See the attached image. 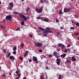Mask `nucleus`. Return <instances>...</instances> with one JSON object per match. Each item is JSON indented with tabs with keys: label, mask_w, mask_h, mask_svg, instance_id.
<instances>
[{
	"label": "nucleus",
	"mask_w": 79,
	"mask_h": 79,
	"mask_svg": "<svg viewBox=\"0 0 79 79\" xmlns=\"http://www.w3.org/2000/svg\"><path fill=\"white\" fill-rule=\"evenodd\" d=\"M46 3H48V1H46Z\"/></svg>",
	"instance_id": "13d9d810"
},
{
	"label": "nucleus",
	"mask_w": 79,
	"mask_h": 79,
	"mask_svg": "<svg viewBox=\"0 0 79 79\" xmlns=\"http://www.w3.org/2000/svg\"><path fill=\"white\" fill-rule=\"evenodd\" d=\"M76 25L77 26H79V23H76Z\"/></svg>",
	"instance_id": "4c0bfd02"
},
{
	"label": "nucleus",
	"mask_w": 79,
	"mask_h": 79,
	"mask_svg": "<svg viewBox=\"0 0 79 79\" xmlns=\"http://www.w3.org/2000/svg\"><path fill=\"white\" fill-rule=\"evenodd\" d=\"M66 55V54H62L60 55V56L62 58H64L65 57Z\"/></svg>",
	"instance_id": "9d476101"
},
{
	"label": "nucleus",
	"mask_w": 79,
	"mask_h": 79,
	"mask_svg": "<svg viewBox=\"0 0 79 79\" xmlns=\"http://www.w3.org/2000/svg\"><path fill=\"white\" fill-rule=\"evenodd\" d=\"M19 15L20 17H21L22 19H23V20L24 21H26L27 20V17L24 16V15H23L21 14V13H19Z\"/></svg>",
	"instance_id": "f03ea898"
},
{
	"label": "nucleus",
	"mask_w": 79,
	"mask_h": 79,
	"mask_svg": "<svg viewBox=\"0 0 79 79\" xmlns=\"http://www.w3.org/2000/svg\"><path fill=\"white\" fill-rule=\"evenodd\" d=\"M59 14L60 15H62V10H60L59 12Z\"/></svg>",
	"instance_id": "a878e982"
},
{
	"label": "nucleus",
	"mask_w": 79,
	"mask_h": 79,
	"mask_svg": "<svg viewBox=\"0 0 79 79\" xmlns=\"http://www.w3.org/2000/svg\"><path fill=\"white\" fill-rule=\"evenodd\" d=\"M36 18L37 19H40V17H38Z\"/></svg>",
	"instance_id": "58836bf2"
},
{
	"label": "nucleus",
	"mask_w": 79,
	"mask_h": 79,
	"mask_svg": "<svg viewBox=\"0 0 79 79\" xmlns=\"http://www.w3.org/2000/svg\"><path fill=\"white\" fill-rule=\"evenodd\" d=\"M15 73H16V74H17V75H18L19 76L18 77H19L21 76V73H19L18 71L16 72Z\"/></svg>",
	"instance_id": "0eeeda50"
},
{
	"label": "nucleus",
	"mask_w": 79,
	"mask_h": 79,
	"mask_svg": "<svg viewBox=\"0 0 79 79\" xmlns=\"http://www.w3.org/2000/svg\"><path fill=\"white\" fill-rule=\"evenodd\" d=\"M43 10V8L42 7H41L40 9L36 8L35 11L37 13H40L42 12Z\"/></svg>",
	"instance_id": "f257e3e1"
},
{
	"label": "nucleus",
	"mask_w": 79,
	"mask_h": 79,
	"mask_svg": "<svg viewBox=\"0 0 79 79\" xmlns=\"http://www.w3.org/2000/svg\"><path fill=\"white\" fill-rule=\"evenodd\" d=\"M4 53H6V51H4Z\"/></svg>",
	"instance_id": "0e129e2a"
},
{
	"label": "nucleus",
	"mask_w": 79,
	"mask_h": 79,
	"mask_svg": "<svg viewBox=\"0 0 79 79\" xmlns=\"http://www.w3.org/2000/svg\"><path fill=\"white\" fill-rule=\"evenodd\" d=\"M16 52L15 51H14L13 52V54H16Z\"/></svg>",
	"instance_id": "de8ad7c7"
},
{
	"label": "nucleus",
	"mask_w": 79,
	"mask_h": 79,
	"mask_svg": "<svg viewBox=\"0 0 79 79\" xmlns=\"http://www.w3.org/2000/svg\"><path fill=\"white\" fill-rule=\"evenodd\" d=\"M23 57H20V59L21 60H23Z\"/></svg>",
	"instance_id": "a19ab883"
},
{
	"label": "nucleus",
	"mask_w": 79,
	"mask_h": 79,
	"mask_svg": "<svg viewBox=\"0 0 79 79\" xmlns=\"http://www.w3.org/2000/svg\"><path fill=\"white\" fill-rule=\"evenodd\" d=\"M62 45H63V44L61 43H59L58 44V47H61V46H62Z\"/></svg>",
	"instance_id": "6ab92c4d"
},
{
	"label": "nucleus",
	"mask_w": 79,
	"mask_h": 79,
	"mask_svg": "<svg viewBox=\"0 0 79 79\" xmlns=\"http://www.w3.org/2000/svg\"><path fill=\"white\" fill-rule=\"evenodd\" d=\"M14 14H15L16 15H18V12H14Z\"/></svg>",
	"instance_id": "cd10ccee"
},
{
	"label": "nucleus",
	"mask_w": 79,
	"mask_h": 79,
	"mask_svg": "<svg viewBox=\"0 0 79 79\" xmlns=\"http://www.w3.org/2000/svg\"><path fill=\"white\" fill-rule=\"evenodd\" d=\"M56 63L58 65H59V64H60V62L56 61Z\"/></svg>",
	"instance_id": "2f4dec72"
},
{
	"label": "nucleus",
	"mask_w": 79,
	"mask_h": 79,
	"mask_svg": "<svg viewBox=\"0 0 79 79\" xmlns=\"http://www.w3.org/2000/svg\"><path fill=\"white\" fill-rule=\"evenodd\" d=\"M72 61H75L76 60V59L75 58V57H72Z\"/></svg>",
	"instance_id": "9b49d317"
},
{
	"label": "nucleus",
	"mask_w": 79,
	"mask_h": 79,
	"mask_svg": "<svg viewBox=\"0 0 79 79\" xmlns=\"http://www.w3.org/2000/svg\"><path fill=\"white\" fill-rule=\"evenodd\" d=\"M49 58H51V57H52V54H50L49 56Z\"/></svg>",
	"instance_id": "f704fd0d"
},
{
	"label": "nucleus",
	"mask_w": 79,
	"mask_h": 79,
	"mask_svg": "<svg viewBox=\"0 0 79 79\" xmlns=\"http://www.w3.org/2000/svg\"><path fill=\"white\" fill-rule=\"evenodd\" d=\"M27 19H29V17L28 16L27 17Z\"/></svg>",
	"instance_id": "5fc2aeb1"
},
{
	"label": "nucleus",
	"mask_w": 79,
	"mask_h": 79,
	"mask_svg": "<svg viewBox=\"0 0 79 79\" xmlns=\"http://www.w3.org/2000/svg\"><path fill=\"white\" fill-rule=\"evenodd\" d=\"M10 55H11V53L10 52H9L8 54L7 55V57H9Z\"/></svg>",
	"instance_id": "c85d7f7f"
},
{
	"label": "nucleus",
	"mask_w": 79,
	"mask_h": 79,
	"mask_svg": "<svg viewBox=\"0 0 79 79\" xmlns=\"http://www.w3.org/2000/svg\"><path fill=\"white\" fill-rule=\"evenodd\" d=\"M21 24L22 25H24V21H23L21 23Z\"/></svg>",
	"instance_id": "aec40b11"
},
{
	"label": "nucleus",
	"mask_w": 79,
	"mask_h": 79,
	"mask_svg": "<svg viewBox=\"0 0 79 79\" xmlns=\"http://www.w3.org/2000/svg\"><path fill=\"white\" fill-rule=\"evenodd\" d=\"M67 11V9L66 8H65L64 9V12L66 13Z\"/></svg>",
	"instance_id": "2eb2a0df"
},
{
	"label": "nucleus",
	"mask_w": 79,
	"mask_h": 79,
	"mask_svg": "<svg viewBox=\"0 0 79 79\" xmlns=\"http://www.w3.org/2000/svg\"><path fill=\"white\" fill-rule=\"evenodd\" d=\"M33 60L35 61H37V57H33Z\"/></svg>",
	"instance_id": "423d86ee"
},
{
	"label": "nucleus",
	"mask_w": 79,
	"mask_h": 79,
	"mask_svg": "<svg viewBox=\"0 0 79 79\" xmlns=\"http://www.w3.org/2000/svg\"><path fill=\"white\" fill-rule=\"evenodd\" d=\"M19 77H18L17 78H16H16H15V79H19Z\"/></svg>",
	"instance_id": "052dcab7"
},
{
	"label": "nucleus",
	"mask_w": 79,
	"mask_h": 79,
	"mask_svg": "<svg viewBox=\"0 0 79 79\" xmlns=\"http://www.w3.org/2000/svg\"><path fill=\"white\" fill-rule=\"evenodd\" d=\"M20 29V28L19 27L17 29H16V31H19Z\"/></svg>",
	"instance_id": "c9c22d12"
},
{
	"label": "nucleus",
	"mask_w": 79,
	"mask_h": 79,
	"mask_svg": "<svg viewBox=\"0 0 79 79\" xmlns=\"http://www.w3.org/2000/svg\"><path fill=\"white\" fill-rule=\"evenodd\" d=\"M60 29H63V27H60Z\"/></svg>",
	"instance_id": "6e6d98bb"
},
{
	"label": "nucleus",
	"mask_w": 79,
	"mask_h": 79,
	"mask_svg": "<svg viewBox=\"0 0 79 79\" xmlns=\"http://www.w3.org/2000/svg\"><path fill=\"white\" fill-rule=\"evenodd\" d=\"M17 48L16 46H15L13 48V51H16V49Z\"/></svg>",
	"instance_id": "dca6fc26"
},
{
	"label": "nucleus",
	"mask_w": 79,
	"mask_h": 79,
	"mask_svg": "<svg viewBox=\"0 0 79 79\" xmlns=\"http://www.w3.org/2000/svg\"><path fill=\"white\" fill-rule=\"evenodd\" d=\"M36 61V62H35V63L37 64V63H38V61Z\"/></svg>",
	"instance_id": "680f3d73"
},
{
	"label": "nucleus",
	"mask_w": 79,
	"mask_h": 79,
	"mask_svg": "<svg viewBox=\"0 0 79 79\" xmlns=\"http://www.w3.org/2000/svg\"><path fill=\"white\" fill-rule=\"evenodd\" d=\"M74 29V28L73 27H71L70 28V29Z\"/></svg>",
	"instance_id": "79ce46f5"
},
{
	"label": "nucleus",
	"mask_w": 79,
	"mask_h": 79,
	"mask_svg": "<svg viewBox=\"0 0 79 79\" xmlns=\"http://www.w3.org/2000/svg\"><path fill=\"white\" fill-rule=\"evenodd\" d=\"M44 35L45 37H46V36H47V34H44Z\"/></svg>",
	"instance_id": "09e8293b"
},
{
	"label": "nucleus",
	"mask_w": 79,
	"mask_h": 79,
	"mask_svg": "<svg viewBox=\"0 0 79 79\" xmlns=\"http://www.w3.org/2000/svg\"><path fill=\"white\" fill-rule=\"evenodd\" d=\"M56 22H57V23L58 22H59V20H58V19H56Z\"/></svg>",
	"instance_id": "a18cd8bd"
},
{
	"label": "nucleus",
	"mask_w": 79,
	"mask_h": 79,
	"mask_svg": "<svg viewBox=\"0 0 79 79\" xmlns=\"http://www.w3.org/2000/svg\"><path fill=\"white\" fill-rule=\"evenodd\" d=\"M38 51L39 52H42V49H40Z\"/></svg>",
	"instance_id": "e433bc0d"
},
{
	"label": "nucleus",
	"mask_w": 79,
	"mask_h": 79,
	"mask_svg": "<svg viewBox=\"0 0 79 79\" xmlns=\"http://www.w3.org/2000/svg\"><path fill=\"white\" fill-rule=\"evenodd\" d=\"M55 56L56 57H57V58H58V57H59V56H58V55H55Z\"/></svg>",
	"instance_id": "603ef678"
},
{
	"label": "nucleus",
	"mask_w": 79,
	"mask_h": 79,
	"mask_svg": "<svg viewBox=\"0 0 79 79\" xmlns=\"http://www.w3.org/2000/svg\"><path fill=\"white\" fill-rule=\"evenodd\" d=\"M39 29L40 30V31H44V29L41 27H39Z\"/></svg>",
	"instance_id": "f8f14e48"
},
{
	"label": "nucleus",
	"mask_w": 79,
	"mask_h": 79,
	"mask_svg": "<svg viewBox=\"0 0 79 79\" xmlns=\"http://www.w3.org/2000/svg\"><path fill=\"white\" fill-rule=\"evenodd\" d=\"M9 5L10 6L11 8H13V2H11L9 3Z\"/></svg>",
	"instance_id": "6e6552de"
},
{
	"label": "nucleus",
	"mask_w": 79,
	"mask_h": 79,
	"mask_svg": "<svg viewBox=\"0 0 79 79\" xmlns=\"http://www.w3.org/2000/svg\"><path fill=\"white\" fill-rule=\"evenodd\" d=\"M71 11V8H69L67 9V12H69Z\"/></svg>",
	"instance_id": "5701e85b"
},
{
	"label": "nucleus",
	"mask_w": 79,
	"mask_h": 79,
	"mask_svg": "<svg viewBox=\"0 0 79 79\" xmlns=\"http://www.w3.org/2000/svg\"><path fill=\"white\" fill-rule=\"evenodd\" d=\"M70 44H68L67 46V47H70Z\"/></svg>",
	"instance_id": "37998d69"
},
{
	"label": "nucleus",
	"mask_w": 79,
	"mask_h": 79,
	"mask_svg": "<svg viewBox=\"0 0 79 79\" xmlns=\"http://www.w3.org/2000/svg\"><path fill=\"white\" fill-rule=\"evenodd\" d=\"M57 52L54 51V52L53 53V55H57Z\"/></svg>",
	"instance_id": "412c9836"
},
{
	"label": "nucleus",
	"mask_w": 79,
	"mask_h": 79,
	"mask_svg": "<svg viewBox=\"0 0 79 79\" xmlns=\"http://www.w3.org/2000/svg\"><path fill=\"white\" fill-rule=\"evenodd\" d=\"M74 35H79V33H75Z\"/></svg>",
	"instance_id": "473e14b6"
},
{
	"label": "nucleus",
	"mask_w": 79,
	"mask_h": 79,
	"mask_svg": "<svg viewBox=\"0 0 79 79\" xmlns=\"http://www.w3.org/2000/svg\"><path fill=\"white\" fill-rule=\"evenodd\" d=\"M7 10H10V7L7 8Z\"/></svg>",
	"instance_id": "69168bd1"
},
{
	"label": "nucleus",
	"mask_w": 79,
	"mask_h": 79,
	"mask_svg": "<svg viewBox=\"0 0 79 79\" xmlns=\"http://www.w3.org/2000/svg\"><path fill=\"white\" fill-rule=\"evenodd\" d=\"M26 15H27L28 14V13L27 12H26V13H25Z\"/></svg>",
	"instance_id": "338daca9"
},
{
	"label": "nucleus",
	"mask_w": 79,
	"mask_h": 79,
	"mask_svg": "<svg viewBox=\"0 0 79 79\" xmlns=\"http://www.w3.org/2000/svg\"><path fill=\"white\" fill-rule=\"evenodd\" d=\"M62 77V75L61 74H60L59 76V78L58 79H61V77Z\"/></svg>",
	"instance_id": "f3484780"
},
{
	"label": "nucleus",
	"mask_w": 79,
	"mask_h": 79,
	"mask_svg": "<svg viewBox=\"0 0 79 79\" xmlns=\"http://www.w3.org/2000/svg\"><path fill=\"white\" fill-rule=\"evenodd\" d=\"M29 10V8H27L26 9V12H27V13H28V11Z\"/></svg>",
	"instance_id": "4be33fe9"
},
{
	"label": "nucleus",
	"mask_w": 79,
	"mask_h": 79,
	"mask_svg": "<svg viewBox=\"0 0 79 79\" xmlns=\"http://www.w3.org/2000/svg\"><path fill=\"white\" fill-rule=\"evenodd\" d=\"M3 52H5V50L3 49Z\"/></svg>",
	"instance_id": "774afa93"
},
{
	"label": "nucleus",
	"mask_w": 79,
	"mask_h": 79,
	"mask_svg": "<svg viewBox=\"0 0 79 79\" xmlns=\"http://www.w3.org/2000/svg\"><path fill=\"white\" fill-rule=\"evenodd\" d=\"M23 79H26V77H24Z\"/></svg>",
	"instance_id": "864d4df0"
},
{
	"label": "nucleus",
	"mask_w": 79,
	"mask_h": 79,
	"mask_svg": "<svg viewBox=\"0 0 79 79\" xmlns=\"http://www.w3.org/2000/svg\"><path fill=\"white\" fill-rule=\"evenodd\" d=\"M40 79H44V76L41 75L40 77Z\"/></svg>",
	"instance_id": "7c9ffc66"
},
{
	"label": "nucleus",
	"mask_w": 79,
	"mask_h": 79,
	"mask_svg": "<svg viewBox=\"0 0 79 79\" xmlns=\"http://www.w3.org/2000/svg\"><path fill=\"white\" fill-rule=\"evenodd\" d=\"M9 59L13 61H14V60H15V57H14V56H10L9 57Z\"/></svg>",
	"instance_id": "39448f33"
},
{
	"label": "nucleus",
	"mask_w": 79,
	"mask_h": 79,
	"mask_svg": "<svg viewBox=\"0 0 79 79\" xmlns=\"http://www.w3.org/2000/svg\"><path fill=\"white\" fill-rule=\"evenodd\" d=\"M12 7H9V9L10 10H11L12 9Z\"/></svg>",
	"instance_id": "bf43d9fd"
},
{
	"label": "nucleus",
	"mask_w": 79,
	"mask_h": 79,
	"mask_svg": "<svg viewBox=\"0 0 79 79\" xmlns=\"http://www.w3.org/2000/svg\"><path fill=\"white\" fill-rule=\"evenodd\" d=\"M30 37H31L32 38V35L31 34H30Z\"/></svg>",
	"instance_id": "49530a36"
},
{
	"label": "nucleus",
	"mask_w": 79,
	"mask_h": 79,
	"mask_svg": "<svg viewBox=\"0 0 79 79\" xmlns=\"http://www.w3.org/2000/svg\"><path fill=\"white\" fill-rule=\"evenodd\" d=\"M2 76H3V77H5V76L6 75H4L3 74L2 75Z\"/></svg>",
	"instance_id": "3c124183"
},
{
	"label": "nucleus",
	"mask_w": 79,
	"mask_h": 79,
	"mask_svg": "<svg viewBox=\"0 0 79 79\" xmlns=\"http://www.w3.org/2000/svg\"><path fill=\"white\" fill-rule=\"evenodd\" d=\"M44 21H45V22H48L49 21V19L47 18H46L44 19Z\"/></svg>",
	"instance_id": "1a4fd4ad"
},
{
	"label": "nucleus",
	"mask_w": 79,
	"mask_h": 79,
	"mask_svg": "<svg viewBox=\"0 0 79 79\" xmlns=\"http://www.w3.org/2000/svg\"><path fill=\"white\" fill-rule=\"evenodd\" d=\"M35 45L38 47H41L43 46V44L42 43H38L37 44H35Z\"/></svg>",
	"instance_id": "7ed1b4c3"
},
{
	"label": "nucleus",
	"mask_w": 79,
	"mask_h": 79,
	"mask_svg": "<svg viewBox=\"0 0 79 79\" xmlns=\"http://www.w3.org/2000/svg\"><path fill=\"white\" fill-rule=\"evenodd\" d=\"M44 31H42V33H43L44 34H46L47 32H46V31H45V30H44Z\"/></svg>",
	"instance_id": "c756f323"
},
{
	"label": "nucleus",
	"mask_w": 79,
	"mask_h": 79,
	"mask_svg": "<svg viewBox=\"0 0 79 79\" xmlns=\"http://www.w3.org/2000/svg\"><path fill=\"white\" fill-rule=\"evenodd\" d=\"M24 56H27V54H25Z\"/></svg>",
	"instance_id": "8fccbe9b"
},
{
	"label": "nucleus",
	"mask_w": 79,
	"mask_h": 79,
	"mask_svg": "<svg viewBox=\"0 0 79 79\" xmlns=\"http://www.w3.org/2000/svg\"><path fill=\"white\" fill-rule=\"evenodd\" d=\"M0 27L1 29H5V27H4V26H3V25H1L0 26Z\"/></svg>",
	"instance_id": "4468645a"
},
{
	"label": "nucleus",
	"mask_w": 79,
	"mask_h": 79,
	"mask_svg": "<svg viewBox=\"0 0 79 79\" xmlns=\"http://www.w3.org/2000/svg\"><path fill=\"white\" fill-rule=\"evenodd\" d=\"M21 48H23L24 47V43H21L20 44Z\"/></svg>",
	"instance_id": "ddd939ff"
},
{
	"label": "nucleus",
	"mask_w": 79,
	"mask_h": 79,
	"mask_svg": "<svg viewBox=\"0 0 79 79\" xmlns=\"http://www.w3.org/2000/svg\"><path fill=\"white\" fill-rule=\"evenodd\" d=\"M11 18H12V16L11 15H7L6 18V19L7 21L8 20H10L11 19Z\"/></svg>",
	"instance_id": "20e7f679"
},
{
	"label": "nucleus",
	"mask_w": 79,
	"mask_h": 79,
	"mask_svg": "<svg viewBox=\"0 0 79 79\" xmlns=\"http://www.w3.org/2000/svg\"><path fill=\"white\" fill-rule=\"evenodd\" d=\"M68 52V50H67V49H65L64 52H65V53H66V52Z\"/></svg>",
	"instance_id": "ea45409f"
},
{
	"label": "nucleus",
	"mask_w": 79,
	"mask_h": 79,
	"mask_svg": "<svg viewBox=\"0 0 79 79\" xmlns=\"http://www.w3.org/2000/svg\"><path fill=\"white\" fill-rule=\"evenodd\" d=\"M60 60H61V59H57L56 61L60 62Z\"/></svg>",
	"instance_id": "bb28decb"
},
{
	"label": "nucleus",
	"mask_w": 79,
	"mask_h": 79,
	"mask_svg": "<svg viewBox=\"0 0 79 79\" xmlns=\"http://www.w3.org/2000/svg\"><path fill=\"white\" fill-rule=\"evenodd\" d=\"M46 33H51V31L50 30H47L46 31Z\"/></svg>",
	"instance_id": "a211bd4d"
},
{
	"label": "nucleus",
	"mask_w": 79,
	"mask_h": 79,
	"mask_svg": "<svg viewBox=\"0 0 79 79\" xmlns=\"http://www.w3.org/2000/svg\"><path fill=\"white\" fill-rule=\"evenodd\" d=\"M65 47V45H64L62 44L61 47V48H64V47Z\"/></svg>",
	"instance_id": "b1692460"
},
{
	"label": "nucleus",
	"mask_w": 79,
	"mask_h": 79,
	"mask_svg": "<svg viewBox=\"0 0 79 79\" xmlns=\"http://www.w3.org/2000/svg\"><path fill=\"white\" fill-rule=\"evenodd\" d=\"M46 30H50V28L49 27H47L46 28Z\"/></svg>",
	"instance_id": "72a5a7b5"
},
{
	"label": "nucleus",
	"mask_w": 79,
	"mask_h": 79,
	"mask_svg": "<svg viewBox=\"0 0 79 79\" xmlns=\"http://www.w3.org/2000/svg\"><path fill=\"white\" fill-rule=\"evenodd\" d=\"M71 49L70 48H68V51H69V52H70L71 51H70Z\"/></svg>",
	"instance_id": "c03bdc74"
},
{
	"label": "nucleus",
	"mask_w": 79,
	"mask_h": 79,
	"mask_svg": "<svg viewBox=\"0 0 79 79\" xmlns=\"http://www.w3.org/2000/svg\"><path fill=\"white\" fill-rule=\"evenodd\" d=\"M66 63H71V61L69 60H68L66 61Z\"/></svg>",
	"instance_id": "393cba45"
},
{
	"label": "nucleus",
	"mask_w": 79,
	"mask_h": 79,
	"mask_svg": "<svg viewBox=\"0 0 79 79\" xmlns=\"http://www.w3.org/2000/svg\"><path fill=\"white\" fill-rule=\"evenodd\" d=\"M29 62H32V60L30 59V60H29Z\"/></svg>",
	"instance_id": "4d7b16f0"
},
{
	"label": "nucleus",
	"mask_w": 79,
	"mask_h": 79,
	"mask_svg": "<svg viewBox=\"0 0 79 79\" xmlns=\"http://www.w3.org/2000/svg\"><path fill=\"white\" fill-rule=\"evenodd\" d=\"M25 53H26L25 54H27V53H28V52H27V51H26V52Z\"/></svg>",
	"instance_id": "e2e57ef3"
}]
</instances>
